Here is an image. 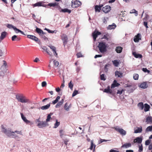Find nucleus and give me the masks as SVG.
<instances>
[{
  "instance_id": "nucleus-3",
  "label": "nucleus",
  "mask_w": 152,
  "mask_h": 152,
  "mask_svg": "<svg viewBox=\"0 0 152 152\" xmlns=\"http://www.w3.org/2000/svg\"><path fill=\"white\" fill-rule=\"evenodd\" d=\"M72 4L71 6L72 8H75L80 6L81 3L79 1L77 0H73L72 1Z\"/></svg>"
},
{
  "instance_id": "nucleus-33",
  "label": "nucleus",
  "mask_w": 152,
  "mask_h": 152,
  "mask_svg": "<svg viewBox=\"0 0 152 152\" xmlns=\"http://www.w3.org/2000/svg\"><path fill=\"white\" fill-rule=\"evenodd\" d=\"M138 107L141 110H143L144 108L143 104L142 102H140L137 104Z\"/></svg>"
},
{
  "instance_id": "nucleus-32",
  "label": "nucleus",
  "mask_w": 152,
  "mask_h": 152,
  "mask_svg": "<svg viewBox=\"0 0 152 152\" xmlns=\"http://www.w3.org/2000/svg\"><path fill=\"white\" fill-rule=\"evenodd\" d=\"M144 111L145 112H147L148 111L150 107V106L147 104H144Z\"/></svg>"
},
{
  "instance_id": "nucleus-38",
  "label": "nucleus",
  "mask_w": 152,
  "mask_h": 152,
  "mask_svg": "<svg viewBox=\"0 0 152 152\" xmlns=\"http://www.w3.org/2000/svg\"><path fill=\"white\" fill-rule=\"evenodd\" d=\"M53 114L52 113H50L49 114H48L47 117V118L46 120V122L47 123V122L49 121H50V120L51 118V116Z\"/></svg>"
},
{
  "instance_id": "nucleus-51",
  "label": "nucleus",
  "mask_w": 152,
  "mask_h": 152,
  "mask_svg": "<svg viewBox=\"0 0 152 152\" xmlns=\"http://www.w3.org/2000/svg\"><path fill=\"white\" fill-rule=\"evenodd\" d=\"M22 95H16V98L19 102Z\"/></svg>"
},
{
  "instance_id": "nucleus-45",
  "label": "nucleus",
  "mask_w": 152,
  "mask_h": 152,
  "mask_svg": "<svg viewBox=\"0 0 152 152\" xmlns=\"http://www.w3.org/2000/svg\"><path fill=\"white\" fill-rule=\"evenodd\" d=\"M94 146V150L95 148V145L93 144V141L92 140L91 142V146L90 147V149L91 150L92 149L93 146Z\"/></svg>"
},
{
  "instance_id": "nucleus-40",
  "label": "nucleus",
  "mask_w": 152,
  "mask_h": 152,
  "mask_svg": "<svg viewBox=\"0 0 152 152\" xmlns=\"http://www.w3.org/2000/svg\"><path fill=\"white\" fill-rule=\"evenodd\" d=\"M58 5V3H50L48 4V5L50 7H55L56 6Z\"/></svg>"
},
{
  "instance_id": "nucleus-1",
  "label": "nucleus",
  "mask_w": 152,
  "mask_h": 152,
  "mask_svg": "<svg viewBox=\"0 0 152 152\" xmlns=\"http://www.w3.org/2000/svg\"><path fill=\"white\" fill-rule=\"evenodd\" d=\"M1 131L8 137L12 136L13 138H15L17 137V135L14 134L13 132L11 131L9 129L6 128L4 125L1 126Z\"/></svg>"
},
{
  "instance_id": "nucleus-62",
  "label": "nucleus",
  "mask_w": 152,
  "mask_h": 152,
  "mask_svg": "<svg viewBox=\"0 0 152 152\" xmlns=\"http://www.w3.org/2000/svg\"><path fill=\"white\" fill-rule=\"evenodd\" d=\"M144 25L146 28H148V23L147 22L144 21Z\"/></svg>"
},
{
  "instance_id": "nucleus-39",
  "label": "nucleus",
  "mask_w": 152,
  "mask_h": 152,
  "mask_svg": "<svg viewBox=\"0 0 152 152\" xmlns=\"http://www.w3.org/2000/svg\"><path fill=\"white\" fill-rule=\"evenodd\" d=\"M60 96H57L56 99L52 102V104H56V103H57L58 100L60 99Z\"/></svg>"
},
{
  "instance_id": "nucleus-61",
  "label": "nucleus",
  "mask_w": 152,
  "mask_h": 152,
  "mask_svg": "<svg viewBox=\"0 0 152 152\" xmlns=\"http://www.w3.org/2000/svg\"><path fill=\"white\" fill-rule=\"evenodd\" d=\"M142 70L144 72H149V71L146 68H143L142 69Z\"/></svg>"
},
{
  "instance_id": "nucleus-21",
  "label": "nucleus",
  "mask_w": 152,
  "mask_h": 152,
  "mask_svg": "<svg viewBox=\"0 0 152 152\" xmlns=\"http://www.w3.org/2000/svg\"><path fill=\"white\" fill-rule=\"evenodd\" d=\"M131 146V144L130 143H126L123 145L121 147V148H128L130 147Z\"/></svg>"
},
{
  "instance_id": "nucleus-13",
  "label": "nucleus",
  "mask_w": 152,
  "mask_h": 152,
  "mask_svg": "<svg viewBox=\"0 0 152 152\" xmlns=\"http://www.w3.org/2000/svg\"><path fill=\"white\" fill-rule=\"evenodd\" d=\"M100 34V32L99 31H94L92 35L94 41H95L97 36Z\"/></svg>"
},
{
  "instance_id": "nucleus-19",
  "label": "nucleus",
  "mask_w": 152,
  "mask_h": 152,
  "mask_svg": "<svg viewBox=\"0 0 152 152\" xmlns=\"http://www.w3.org/2000/svg\"><path fill=\"white\" fill-rule=\"evenodd\" d=\"M119 85V84L115 80L113 83L112 84L111 88H114L115 87L118 86Z\"/></svg>"
},
{
  "instance_id": "nucleus-6",
  "label": "nucleus",
  "mask_w": 152,
  "mask_h": 152,
  "mask_svg": "<svg viewBox=\"0 0 152 152\" xmlns=\"http://www.w3.org/2000/svg\"><path fill=\"white\" fill-rule=\"evenodd\" d=\"M20 115L22 119L26 124H30L31 125L33 124V123L28 120L22 113H21Z\"/></svg>"
},
{
  "instance_id": "nucleus-37",
  "label": "nucleus",
  "mask_w": 152,
  "mask_h": 152,
  "mask_svg": "<svg viewBox=\"0 0 152 152\" xmlns=\"http://www.w3.org/2000/svg\"><path fill=\"white\" fill-rule=\"evenodd\" d=\"M6 26L8 28L10 29L13 28L14 30L15 27V26H13V25L9 24H7L6 25Z\"/></svg>"
},
{
  "instance_id": "nucleus-60",
  "label": "nucleus",
  "mask_w": 152,
  "mask_h": 152,
  "mask_svg": "<svg viewBox=\"0 0 152 152\" xmlns=\"http://www.w3.org/2000/svg\"><path fill=\"white\" fill-rule=\"evenodd\" d=\"M47 85V83L45 81H43L42 83V86L44 87L45 86Z\"/></svg>"
},
{
  "instance_id": "nucleus-22",
  "label": "nucleus",
  "mask_w": 152,
  "mask_h": 152,
  "mask_svg": "<svg viewBox=\"0 0 152 152\" xmlns=\"http://www.w3.org/2000/svg\"><path fill=\"white\" fill-rule=\"evenodd\" d=\"M142 140L141 138L138 137L134 140V142H137L140 143L142 142Z\"/></svg>"
},
{
  "instance_id": "nucleus-57",
  "label": "nucleus",
  "mask_w": 152,
  "mask_h": 152,
  "mask_svg": "<svg viewBox=\"0 0 152 152\" xmlns=\"http://www.w3.org/2000/svg\"><path fill=\"white\" fill-rule=\"evenodd\" d=\"M151 142V140H148L145 141V144L146 145H148Z\"/></svg>"
},
{
  "instance_id": "nucleus-36",
  "label": "nucleus",
  "mask_w": 152,
  "mask_h": 152,
  "mask_svg": "<svg viewBox=\"0 0 152 152\" xmlns=\"http://www.w3.org/2000/svg\"><path fill=\"white\" fill-rule=\"evenodd\" d=\"M130 13H135V16H137L138 15V12L137 11L135 10V9H133L131 10L130 12Z\"/></svg>"
},
{
  "instance_id": "nucleus-28",
  "label": "nucleus",
  "mask_w": 152,
  "mask_h": 152,
  "mask_svg": "<svg viewBox=\"0 0 152 152\" xmlns=\"http://www.w3.org/2000/svg\"><path fill=\"white\" fill-rule=\"evenodd\" d=\"M133 55L136 58H141L142 57V55H141L137 54L135 52H133Z\"/></svg>"
},
{
  "instance_id": "nucleus-16",
  "label": "nucleus",
  "mask_w": 152,
  "mask_h": 152,
  "mask_svg": "<svg viewBox=\"0 0 152 152\" xmlns=\"http://www.w3.org/2000/svg\"><path fill=\"white\" fill-rule=\"evenodd\" d=\"M36 32L39 34L40 35H41L42 34H45V33L41 29L37 27L36 28Z\"/></svg>"
},
{
  "instance_id": "nucleus-27",
  "label": "nucleus",
  "mask_w": 152,
  "mask_h": 152,
  "mask_svg": "<svg viewBox=\"0 0 152 152\" xmlns=\"http://www.w3.org/2000/svg\"><path fill=\"white\" fill-rule=\"evenodd\" d=\"M122 48L121 47H117L115 49L116 52L118 53H121L122 51Z\"/></svg>"
},
{
  "instance_id": "nucleus-11",
  "label": "nucleus",
  "mask_w": 152,
  "mask_h": 152,
  "mask_svg": "<svg viewBox=\"0 0 152 152\" xmlns=\"http://www.w3.org/2000/svg\"><path fill=\"white\" fill-rule=\"evenodd\" d=\"M27 37L28 38L33 40L36 42H37L39 41L38 39L34 36L30 35H27Z\"/></svg>"
},
{
  "instance_id": "nucleus-59",
  "label": "nucleus",
  "mask_w": 152,
  "mask_h": 152,
  "mask_svg": "<svg viewBox=\"0 0 152 152\" xmlns=\"http://www.w3.org/2000/svg\"><path fill=\"white\" fill-rule=\"evenodd\" d=\"M123 90H118L117 91V94H121L123 92Z\"/></svg>"
},
{
  "instance_id": "nucleus-64",
  "label": "nucleus",
  "mask_w": 152,
  "mask_h": 152,
  "mask_svg": "<svg viewBox=\"0 0 152 152\" xmlns=\"http://www.w3.org/2000/svg\"><path fill=\"white\" fill-rule=\"evenodd\" d=\"M148 15L146 14L145 17L143 19V20L144 21H146L147 19L148 18Z\"/></svg>"
},
{
  "instance_id": "nucleus-44",
  "label": "nucleus",
  "mask_w": 152,
  "mask_h": 152,
  "mask_svg": "<svg viewBox=\"0 0 152 152\" xmlns=\"http://www.w3.org/2000/svg\"><path fill=\"white\" fill-rule=\"evenodd\" d=\"M95 11L97 12V11L99 12H100V10L101 9L99 7L98 5H96L95 6Z\"/></svg>"
},
{
  "instance_id": "nucleus-26",
  "label": "nucleus",
  "mask_w": 152,
  "mask_h": 152,
  "mask_svg": "<svg viewBox=\"0 0 152 152\" xmlns=\"http://www.w3.org/2000/svg\"><path fill=\"white\" fill-rule=\"evenodd\" d=\"M116 26L115 24L114 23H113L112 25H109L107 27V28L109 29H114Z\"/></svg>"
},
{
  "instance_id": "nucleus-43",
  "label": "nucleus",
  "mask_w": 152,
  "mask_h": 152,
  "mask_svg": "<svg viewBox=\"0 0 152 152\" xmlns=\"http://www.w3.org/2000/svg\"><path fill=\"white\" fill-rule=\"evenodd\" d=\"M34 7H36V6H43L44 7V6L42 5V3L41 2H38L37 3H36L34 4Z\"/></svg>"
},
{
  "instance_id": "nucleus-7",
  "label": "nucleus",
  "mask_w": 152,
  "mask_h": 152,
  "mask_svg": "<svg viewBox=\"0 0 152 152\" xmlns=\"http://www.w3.org/2000/svg\"><path fill=\"white\" fill-rule=\"evenodd\" d=\"M3 64L1 68V70L4 71L5 72H7V73H9V72H7V63L6 61L4 60H3Z\"/></svg>"
},
{
  "instance_id": "nucleus-53",
  "label": "nucleus",
  "mask_w": 152,
  "mask_h": 152,
  "mask_svg": "<svg viewBox=\"0 0 152 152\" xmlns=\"http://www.w3.org/2000/svg\"><path fill=\"white\" fill-rule=\"evenodd\" d=\"M78 94V91L77 90H75L73 93L72 94V96L74 97L76 95Z\"/></svg>"
},
{
  "instance_id": "nucleus-29",
  "label": "nucleus",
  "mask_w": 152,
  "mask_h": 152,
  "mask_svg": "<svg viewBox=\"0 0 152 152\" xmlns=\"http://www.w3.org/2000/svg\"><path fill=\"white\" fill-rule=\"evenodd\" d=\"M14 30L15 31V32L16 33H18L19 32H20L22 34L24 35H25V34H24V33L23 31H21L20 30L18 29L16 27H15V29H14Z\"/></svg>"
},
{
  "instance_id": "nucleus-42",
  "label": "nucleus",
  "mask_w": 152,
  "mask_h": 152,
  "mask_svg": "<svg viewBox=\"0 0 152 152\" xmlns=\"http://www.w3.org/2000/svg\"><path fill=\"white\" fill-rule=\"evenodd\" d=\"M68 86L69 87L71 90H72L73 87V84L72 83V81H71L68 84Z\"/></svg>"
},
{
  "instance_id": "nucleus-12",
  "label": "nucleus",
  "mask_w": 152,
  "mask_h": 152,
  "mask_svg": "<svg viewBox=\"0 0 152 152\" xmlns=\"http://www.w3.org/2000/svg\"><path fill=\"white\" fill-rule=\"evenodd\" d=\"M142 131V126L140 127H136L134 129V133H140Z\"/></svg>"
},
{
  "instance_id": "nucleus-9",
  "label": "nucleus",
  "mask_w": 152,
  "mask_h": 152,
  "mask_svg": "<svg viewBox=\"0 0 152 152\" xmlns=\"http://www.w3.org/2000/svg\"><path fill=\"white\" fill-rule=\"evenodd\" d=\"M19 102L22 103H31L30 101L28 99H26L25 96L23 95H22Z\"/></svg>"
},
{
  "instance_id": "nucleus-25",
  "label": "nucleus",
  "mask_w": 152,
  "mask_h": 152,
  "mask_svg": "<svg viewBox=\"0 0 152 152\" xmlns=\"http://www.w3.org/2000/svg\"><path fill=\"white\" fill-rule=\"evenodd\" d=\"M61 12H67L69 13H70L71 12V10H69L67 8H65L64 9H61V10L60 11Z\"/></svg>"
},
{
  "instance_id": "nucleus-63",
  "label": "nucleus",
  "mask_w": 152,
  "mask_h": 152,
  "mask_svg": "<svg viewBox=\"0 0 152 152\" xmlns=\"http://www.w3.org/2000/svg\"><path fill=\"white\" fill-rule=\"evenodd\" d=\"M77 56L78 58H79V57H82V56L81 53H77Z\"/></svg>"
},
{
  "instance_id": "nucleus-30",
  "label": "nucleus",
  "mask_w": 152,
  "mask_h": 152,
  "mask_svg": "<svg viewBox=\"0 0 152 152\" xmlns=\"http://www.w3.org/2000/svg\"><path fill=\"white\" fill-rule=\"evenodd\" d=\"M104 92L107 93L111 94L112 93V91L110 89V87L108 86L107 88L104 89Z\"/></svg>"
},
{
  "instance_id": "nucleus-18",
  "label": "nucleus",
  "mask_w": 152,
  "mask_h": 152,
  "mask_svg": "<svg viewBox=\"0 0 152 152\" xmlns=\"http://www.w3.org/2000/svg\"><path fill=\"white\" fill-rule=\"evenodd\" d=\"M139 87L141 88L145 89L148 87V85H147L146 82H144L140 85Z\"/></svg>"
},
{
  "instance_id": "nucleus-55",
  "label": "nucleus",
  "mask_w": 152,
  "mask_h": 152,
  "mask_svg": "<svg viewBox=\"0 0 152 152\" xmlns=\"http://www.w3.org/2000/svg\"><path fill=\"white\" fill-rule=\"evenodd\" d=\"M5 72L4 71H2V70H1V72H0V76H1L3 77L5 75Z\"/></svg>"
},
{
  "instance_id": "nucleus-14",
  "label": "nucleus",
  "mask_w": 152,
  "mask_h": 152,
  "mask_svg": "<svg viewBox=\"0 0 152 152\" xmlns=\"http://www.w3.org/2000/svg\"><path fill=\"white\" fill-rule=\"evenodd\" d=\"M48 47H49L52 50V51L53 52V54L56 56L57 55V54L56 53V48L55 47L52 46V45H49L48 46Z\"/></svg>"
},
{
  "instance_id": "nucleus-58",
  "label": "nucleus",
  "mask_w": 152,
  "mask_h": 152,
  "mask_svg": "<svg viewBox=\"0 0 152 152\" xmlns=\"http://www.w3.org/2000/svg\"><path fill=\"white\" fill-rule=\"evenodd\" d=\"M139 152H141L142 151L143 148L142 145L141 146L139 145Z\"/></svg>"
},
{
  "instance_id": "nucleus-4",
  "label": "nucleus",
  "mask_w": 152,
  "mask_h": 152,
  "mask_svg": "<svg viewBox=\"0 0 152 152\" xmlns=\"http://www.w3.org/2000/svg\"><path fill=\"white\" fill-rule=\"evenodd\" d=\"M61 39L63 41V45L64 46L68 42V37L65 34H63L61 36Z\"/></svg>"
},
{
  "instance_id": "nucleus-34",
  "label": "nucleus",
  "mask_w": 152,
  "mask_h": 152,
  "mask_svg": "<svg viewBox=\"0 0 152 152\" xmlns=\"http://www.w3.org/2000/svg\"><path fill=\"white\" fill-rule=\"evenodd\" d=\"M114 65L115 66H117L119 64V62L117 60H115L112 61Z\"/></svg>"
},
{
  "instance_id": "nucleus-8",
  "label": "nucleus",
  "mask_w": 152,
  "mask_h": 152,
  "mask_svg": "<svg viewBox=\"0 0 152 152\" xmlns=\"http://www.w3.org/2000/svg\"><path fill=\"white\" fill-rule=\"evenodd\" d=\"M111 10V7L109 5H106L102 8V11L106 13L108 12Z\"/></svg>"
},
{
  "instance_id": "nucleus-10",
  "label": "nucleus",
  "mask_w": 152,
  "mask_h": 152,
  "mask_svg": "<svg viewBox=\"0 0 152 152\" xmlns=\"http://www.w3.org/2000/svg\"><path fill=\"white\" fill-rule=\"evenodd\" d=\"M48 125V124L45 121H41L37 124V126L39 128H41L44 127H45Z\"/></svg>"
},
{
  "instance_id": "nucleus-46",
  "label": "nucleus",
  "mask_w": 152,
  "mask_h": 152,
  "mask_svg": "<svg viewBox=\"0 0 152 152\" xmlns=\"http://www.w3.org/2000/svg\"><path fill=\"white\" fill-rule=\"evenodd\" d=\"M64 109L66 110L67 111H68L69 110V107L68 106V104L67 103H66L64 106Z\"/></svg>"
},
{
  "instance_id": "nucleus-47",
  "label": "nucleus",
  "mask_w": 152,
  "mask_h": 152,
  "mask_svg": "<svg viewBox=\"0 0 152 152\" xmlns=\"http://www.w3.org/2000/svg\"><path fill=\"white\" fill-rule=\"evenodd\" d=\"M139 75L137 74H134L133 75V78L135 80H137L138 78Z\"/></svg>"
},
{
  "instance_id": "nucleus-5",
  "label": "nucleus",
  "mask_w": 152,
  "mask_h": 152,
  "mask_svg": "<svg viewBox=\"0 0 152 152\" xmlns=\"http://www.w3.org/2000/svg\"><path fill=\"white\" fill-rule=\"evenodd\" d=\"M115 129L117 132H118L121 134L122 135H125L126 134V131L122 128H120L118 126L115 127Z\"/></svg>"
},
{
  "instance_id": "nucleus-50",
  "label": "nucleus",
  "mask_w": 152,
  "mask_h": 152,
  "mask_svg": "<svg viewBox=\"0 0 152 152\" xmlns=\"http://www.w3.org/2000/svg\"><path fill=\"white\" fill-rule=\"evenodd\" d=\"M59 132L60 133V136L61 137H62L63 135L64 134V132L63 130L62 129H61L59 131Z\"/></svg>"
},
{
  "instance_id": "nucleus-56",
  "label": "nucleus",
  "mask_w": 152,
  "mask_h": 152,
  "mask_svg": "<svg viewBox=\"0 0 152 152\" xmlns=\"http://www.w3.org/2000/svg\"><path fill=\"white\" fill-rule=\"evenodd\" d=\"M14 134L15 133H16L18 134H20V135H22V133L21 131H15L14 132H13Z\"/></svg>"
},
{
  "instance_id": "nucleus-2",
  "label": "nucleus",
  "mask_w": 152,
  "mask_h": 152,
  "mask_svg": "<svg viewBox=\"0 0 152 152\" xmlns=\"http://www.w3.org/2000/svg\"><path fill=\"white\" fill-rule=\"evenodd\" d=\"M98 47L101 53H104L106 51L107 44L103 42H99Z\"/></svg>"
},
{
  "instance_id": "nucleus-31",
  "label": "nucleus",
  "mask_w": 152,
  "mask_h": 152,
  "mask_svg": "<svg viewBox=\"0 0 152 152\" xmlns=\"http://www.w3.org/2000/svg\"><path fill=\"white\" fill-rule=\"evenodd\" d=\"M41 48L44 50L49 55H51V53H50V52L49 51L46 47L43 46L41 47Z\"/></svg>"
},
{
  "instance_id": "nucleus-48",
  "label": "nucleus",
  "mask_w": 152,
  "mask_h": 152,
  "mask_svg": "<svg viewBox=\"0 0 152 152\" xmlns=\"http://www.w3.org/2000/svg\"><path fill=\"white\" fill-rule=\"evenodd\" d=\"M18 39V38H17V36L15 35L13 36L12 37V39L13 41L17 40V39Z\"/></svg>"
},
{
  "instance_id": "nucleus-49",
  "label": "nucleus",
  "mask_w": 152,
  "mask_h": 152,
  "mask_svg": "<svg viewBox=\"0 0 152 152\" xmlns=\"http://www.w3.org/2000/svg\"><path fill=\"white\" fill-rule=\"evenodd\" d=\"M54 65L56 66V67H57L59 65V62L57 61L54 60L53 61Z\"/></svg>"
},
{
  "instance_id": "nucleus-20",
  "label": "nucleus",
  "mask_w": 152,
  "mask_h": 152,
  "mask_svg": "<svg viewBox=\"0 0 152 152\" xmlns=\"http://www.w3.org/2000/svg\"><path fill=\"white\" fill-rule=\"evenodd\" d=\"M7 34V32L5 31L2 32L1 33V35L0 37V39L1 40H2L5 37Z\"/></svg>"
},
{
  "instance_id": "nucleus-17",
  "label": "nucleus",
  "mask_w": 152,
  "mask_h": 152,
  "mask_svg": "<svg viewBox=\"0 0 152 152\" xmlns=\"http://www.w3.org/2000/svg\"><path fill=\"white\" fill-rule=\"evenodd\" d=\"M141 36V35L140 34H138L135 37V38H134V41L135 42H137L139 41V40L141 39L140 38V37Z\"/></svg>"
},
{
  "instance_id": "nucleus-35",
  "label": "nucleus",
  "mask_w": 152,
  "mask_h": 152,
  "mask_svg": "<svg viewBox=\"0 0 152 152\" xmlns=\"http://www.w3.org/2000/svg\"><path fill=\"white\" fill-rule=\"evenodd\" d=\"M152 131V126H148L145 129L146 132H148Z\"/></svg>"
},
{
  "instance_id": "nucleus-24",
  "label": "nucleus",
  "mask_w": 152,
  "mask_h": 152,
  "mask_svg": "<svg viewBox=\"0 0 152 152\" xmlns=\"http://www.w3.org/2000/svg\"><path fill=\"white\" fill-rule=\"evenodd\" d=\"M50 106V103L47 104V105L42 106L41 107V109L42 110H46L48 109Z\"/></svg>"
},
{
  "instance_id": "nucleus-41",
  "label": "nucleus",
  "mask_w": 152,
  "mask_h": 152,
  "mask_svg": "<svg viewBox=\"0 0 152 152\" xmlns=\"http://www.w3.org/2000/svg\"><path fill=\"white\" fill-rule=\"evenodd\" d=\"M60 124L59 122H58L57 120H56V122L54 124V126L53 127L54 128H56Z\"/></svg>"
},
{
  "instance_id": "nucleus-54",
  "label": "nucleus",
  "mask_w": 152,
  "mask_h": 152,
  "mask_svg": "<svg viewBox=\"0 0 152 152\" xmlns=\"http://www.w3.org/2000/svg\"><path fill=\"white\" fill-rule=\"evenodd\" d=\"M108 18L107 17H104L102 20L103 22L104 23H106L107 21L108 20Z\"/></svg>"
},
{
  "instance_id": "nucleus-52",
  "label": "nucleus",
  "mask_w": 152,
  "mask_h": 152,
  "mask_svg": "<svg viewBox=\"0 0 152 152\" xmlns=\"http://www.w3.org/2000/svg\"><path fill=\"white\" fill-rule=\"evenodd\" d=\"M100 78L102 80H106V79L104 77V74H103L102 75H100Z\"/></svg>"
},
{
  "instance_id": "nucleus-15",
  "label": "nucleus",
  "mask_w": 152,
  "mask_h": 152,
  "mask_svg": "<svg viewBox=\"0 0 152 152\" xmlns=\"http://www.w3.org/2000/svg\"><path fill=\"white\" fill-rule=\"evenodd\" d=\"M115 75L116 77H122V73L120 72L119 71H116L115 72Z\"/></svg>"
},
{
  "instance_id": "nucleus-23",
  "label": "nucleus",
  "mask_w": 152,
  "mask_h": 152,
  "mask_svg": "<svg viewBox=\"0 0 152 152\" xmlns=\"http://www.w3.org/2000/svg\"><path fill=\"white\" fill-rule=\"evenodd\" d=\"M146 122L147 124L150 123H152V117L151 116H148L146 118Z\"/></svg>"
}]
</instances>
